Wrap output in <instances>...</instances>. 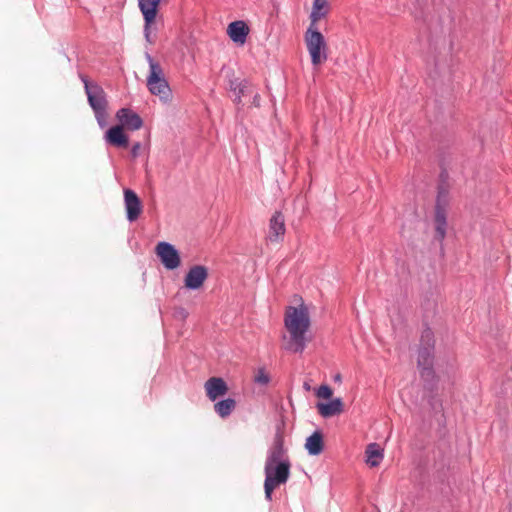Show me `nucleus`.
I'll return each mask as SVG.
<instances>
[{
    "instance_id": "obj_1",
    "label": "nucleus",
    "mask_w": 512,
    "mask_h": 512,
    "mask_svg": "<svg viewBox=\"0 0 512 512\" xmlns=\"http://www.w3.org/2000/svg\"><path fill=\"white\" fill-rule=\"evenodd\" d=\"M291 462L284 447V437L277 432L267 451L264 465V492L265 498L271 501L273 491L286 484L290 477Z\"/></svg>"
},
{
    "instance_id": "obj_2",
    "label": "nucleus",
    "mask_w": 512,
    "mask_h": 512,
    "mask_svg": "<svg viewBox=\"0 0 512 512\" xmlns=\"http://www.w3.org/2000/svg\"><path fill=\"white\" fill-rule=\"evenodd\" d=\"M308 308L301 304L299 307L289 306L284 316V326L289 334L284 348L293 353H302L307 345V332L310 328Z\"/></svg>"
},
{
    "instance_id": "obj_3",
    "label": "nucleus",
    "mask_w": 512,
    "mask_h": 512,
    "mask_svg": "<svg viewBox=\"0 0 512 512\" xmlns=\"http://www.w3.org/2000/svg\"><path fill=\"white\" fill-rule=\"evenodd\" d=\"M146 59L149 64V75L147 77L148 90L151 94L158 96L162 102L170 103L172 100V91L164 77L162 67L149 53H146Z\"/></svg>"
},
{
    "instance_id": "obj_4",
    "label": "nucleus",
    "mask_w": 512,
    "mask_h": 512,
    "mask_svg": "<svg viewBox=\"0 0 512 512\" xmlns=\"http://www.w3.org/2000/svg\"><path fill=\"white\" fill-rule=\"evenodd\" d=\"M304 42L314 67L323 64L328 59V45L318 27L309 25L304 34Z\"/></svg>"
},
{
    "instance_id": "obj_5",
    "label": "nucleus",
    "mask_w": 512,
    "mask_h": 512,
    "mask_svg": "<svg viewBox=\"0 0 512 512\" xmlns=\"http://www.w3.org/2000/svg\"><path fill=\"white\" fill-rule=\"evenodd\" d=\"M421 342L425 344L418 351V368L420 369L421 377L425 381L434 378L436 371L433 369V332L431 329H425L421 336Z\"/></svg>"
},
{
    "instance_id": "obj_6",
    "label": "nucleus",
    "mask_w": 512,
    "mask_h": 512,
    "mask_svg": "<svg viewBox=\"0 0 512 512\" xmlns=\"http://www.w3.org/2000/svg\"><path fill=\"white\" fill-rule=\"evenodd\" d=\"M88 102L95 113L98 124L103 127L106 119L107 101L104 90L98 84H91L86 76H81Z\"/></svg>"
},
{
    "instance_id": "obj_7",
    "label": "nucleus",
    "mask_w": 512,
    "mask_h": 512,
    "mask_svg": "<svg viewBox=\"0 0 512 512\" xmlns=\"http://www.w3.org/2000/svg\"><path fill=\"white\" fill-rule=\"evenodd\" d=\"M155 253L167 270L177 269L181 264L178 250L168 242H159L155 247Z\"/></svg>"
},
{
    "instance_id": "obj_8",
    "label": "nucleus",
    "mask_w": 512,
    "mask_h": 512,
    "mask_svg": "<svg viewBox=\"0 0 512 512\" xmlns=\"http://www.w3.org/2000/svg\"><path fill=\"white\" fill-rule=\"evenodd\" d=\"M160 2L161 0H138L139 9L144 18V36L149 43H153L151 39V26L155 22Z\"/></svg>"
},
{
    "instance_id": "obj_9",
    "label": "nucleus",
    "mask_w": 512,
    "mask_h": 512,
    "mask_svg": "<svg viewBox=\"0 0 512 512\" xmlns=\"http://www.w3.org/2000/svg\"><path fill=\"white\" fill-rule=\"evenodd\" d=\"M208 278V269L203 265L192 266L184 278V284L187 289L197 290L201 288Z\"/></svg>"
},
{
    "instance_id": "obj_10",
    "label": "nucleus",
    "mask_w": 512,
    "mask_h": 512,
    "mask_svg": "<svg viewBox=\"0 0 512 512\" xmlns=\"http://www.w3.org/2000/svg\"><path fill=\"white\" fill-rule=\"evenodd\" d=\"M124 204L128 221H136L142 212V204L133 190L124 189Z\"/></svg>"
},
{
    "instance_id": "obj_11",
    "label": "nucleus",
    "mask_w": 512,
    "mask_h": 512,
    "mask_svg": "<svg viewBox=\"0 0 512 512\" xmlns=\"http://www.w3.org/2000/svg\"><path fill=\"white\" fill-rule=\"evenodd\" d=\"M286 232L285 218L281 212H275L269 221L267 239L270 242H281Z\"/></svg>"
},
{
    "instance_id": "obj_12",
    "label": "nucleus",
    "mask_w": 512,
    "mask_h": 512,
    "mask_svg": "<svg viewBox=\"0 0 512 512\" xmlns=\"http://www.w3.org/2000/svg\"><path fill=\"white\" fill-rule=\"evenodd\" d=\"M116 116L121 123V126H124L127 129L138 130L143 125L141 117L129 108H121L118 110Z\"/></svg>"
},
{
    "instance_id": "obj_13",
    "label": "nucleus",
    "mask_w": 512,
    "mask_h": 512,
    "mask_svg": "<svg viewBox=\"0 0 512 512\" xmlns=\"http://www.w3.org/2000/svg\"><path fill=\"white\" fill-rule=\"evenodd\" d=\"M205 390L207 397L211 401H215L217 398L224 396L228 387L226 382L220 377H211L205 382Z\"/></svg>"
},
{
    "instance_id": "obj_14",
    "label": "nucleus",
    "mask_w": 512,
    "mask_h": 512,
    "mask_svg": "<svg viewBox=\"0 0 512 512\" xmlns=\"http://www.w3.org/2000/svg\"><path fill=\"white\" fill-rule=\"evenodd\" d=\"M249 33V27L244 21H234L228 25L227 34L231 40L238 44H244Z\"/></svg>"
},
{
    "instance_id": "obj_15",
    "label": "nucleus",
    "mask_w": 512,
    "mask_h": 512,
    "mask_svg": "<svg viewBox=\"0 0 512 512\" xmlns=\"http://www.w3.org/2000/svg\"><path fill=\"white\" fill-rule=\"evenodd\" d=\"M105 140L117 147H127L128 137L124 134L123 128L120 125H116L108 129L105 134Z\"/></svg>"
},
{
    "instance_id": "obj_16",
    "label": "nucleus",
    "mask_w": 512,
    "mask_h": 512,
    "mask_svg": "<svg viewBox=\"0 0 512 512\" xmlns=\"http://www.w3.org/2000/svg\"><path fill=\"white\" fill-rule=\"evenodd\" d=\"M321 416L328 418L340 414L343 411L341 398H335L327 403L319 402L316 405Z\"/></svg>"
},
{
    "instance_id": "obj_17",
    "label": "nucleus",
    "mask_w": 512,
    "mask_h": 512,
    "mask_svg": "<svg viewBox=\"0 0 512 512\" xmlns=\"http://www.w3.org/2000/svg\"><path fill=\"white\" fill-rule=\"evenodd\" d=\"M329 12V5L327 0H314L312 11L310 13V24L317 27V22L324 18Z\"/></svg>"
},
{
    "instance_id": "obj_18",
    "label": "nucleus",
    "mask_w": 512,
    "mask_h": 512,
    "mask_svg": "<svg viewBox=\"0 0 512 512\" xmlns=\"http://www.w3.org/2000/svg\"><path fill=\"white\" fill-rule=\"evenodd\" d=\"M324 442L323 435L320 431L313 432L307 439L305 443V448L307 449L310 455H319L323 451Z\"/></svg>"
},
{
    "instance_id": "obj_19",
    "label": "nucleus",
    "mask_w": 512,
    "mask_h": 512,
    "mask_svg": "<svg viewBox=\"0 0 512 512\" xmlns=\"http://www.w3.org/2000/svg\"><path fill=\"white\" fill-rule=\"evenodd\" d=\"M365 454L366 463L371 467L379 466L384 457L383 450L377 443H370L366 448Z\"/></svg>"
},
{
    "instance_id": "obj_20",
    "label": "nucleus",
    "mask_w": 512,
    "mask_h": 512,
    "mask_svg": "<svg viewBox=\"0 0 512 512\" xmlns=\"http://www.w3.org/2000/svg\"><path fill=\"white\" fill-rule=\"evenodd\" d=\"M435 225L436 237L442 241L446 235L447 221L446 211L441 205H438L435 210Z\"/></svg>"
},
{
    "instance_id": "obj_21",
    "label": "nucleus",
    "mask_w": 512,
    "mask_h": 512,
    "mask_svg": "<svg viewBox=\"0 0 512 512\" xmlns=\"http://www.w3.org/2000/svg\"><path fill=\"white\" fill-rule=\"evenodd\" d=\"M230 90L234 93V102L237 105H240L242 100V96L245 95V93L248 91V88L250 87V83L248 80H239V79H232L229 83Z\"/></svg>"
},
{
    "instance_id": "obj_22",
    "label": "nucleus",
    "mask_w": 512,
    "mask_h": 512,
    "mask_svg": "<svg viewBox=\"0 0 512 512\" xmlns=\"http://www.w3.org/2000/svg\"><path fill=\"white\" fill-rule=\"evenodd\" d=\"M236 407V401L232 398L221 400L214 405L215 412L221 417H228Z\"/></svg>"
},
{
    "instance_id": "obj_23",
    "label": "nucleus",
    "mask_w": 512,
    "mask_h": 512,
    "mask_svg": "<svg viewBox=\"0 0 512 512\" xmlns=\"http://www.w3.org/2000/svg\"><path fill=\"white\" fill-rule=\"evenodd\" d=\"M253 381L258 385L266 386L270 382V375L267 373L265 368L260 367L255 371Z\"/></svg>"
},
{
    "instance_id": "obj_24",
    "label": "nucleus",
    "mask_w": 512,
    "mask_h": 512,
    "mask_svg": "<svg viewBox=\"0 0 512 512\" xmlns=\"http://www.w3.org/2000/svg\"><path fill=\"white\" fill-rule=\"evenodd\" d=\"M447 203H448V192L443 188H439L435 209L438 207V205H441L444 208V210L446 211Z\"/></svg>"
},
{
    "instance_id": "obj_25",
    "label": "nucleus",
    "mask_w": 512,
    "mask_h": 512,
    "mask_svg": "<svg viewBox=\"0 0 512 512\" xmlns=\"http://www.w3.org/2000/svg\"><path fill=\"white\" fill-rule=\"evenodd\" d=\"M332 394L333 391L328 385H321L316 391V395L319 398L329 399L332 396Z\"/></svg>"
},
{
    "instance_id": "obj_26",
    "label": "nucleus",
    "mask_w": 512,
    "mask_h": 512,
    "mask_svg": "<svg viewBox=\"0 0 512 512\" xmlns=\"http://www.w3.org/2000/svg\"><path fill=\"white\" fill-rule=\"evenodd\" d=\"M139 147H140V144H139V143H136V144L133 146V148H132V153H133L134 155H136V153H137V151H138Z\"/></svg>"
},
{
    "instance_id": "obj_27",
    "label": "nucleus",
    "mask_w": 512,
    "mask_h": 512,
    "mask_svg": "<svg viewBox=\"0 0 512 512\" xmlns=\"http://www.w3.org/2000/svg\"><path fill=\"white\" fill-rule=\"evenodd\" d=\"M454 370H455V369H454V365H453V364H450L446 372H447V374H449V373H453V372H454Z\"/></svg>"
},
{
    "instance_id": "obj_28",
    "label": "nucleus",
    "mask_w": 512,
    "mask_h": 512,
    "mask_svg": "<svg viewBox=\"0 0 512 512\" xmlns=\"http://www.w3.org/2000/svg\"><path fill=\"white\" fill-rule=\"evenodd\" d=\"M253 102H254L255 105H257V106L259 105V94H256L254 96V101Z\"/></svg>"
},
{
    "instance_id": "obj_29",
    "label": "nucleus",
    "mask_w": 512,
    "mask_h": 512,
    "mask_svg": "<svg viewBox=\"0 0 512 512\" xmlns=\"http://www.w3.org/2000/svg\"><path fill=\"white\" fill-rule=\"evenodd\" d=\"M180 315L185 318L187 315V312L184 309H180Z\"/></svg>"
},
{
    "instance_id": "obj_30",
    "label": "nucleus",
    "mask_w": 512,
    "mask_h": 512,
    "mask_svg": "<svg viewBox=\"0 0 512 512\" xmlns=\"http://www.w3.org/2000/svg\"><path fill=\"white\" fill-rule=\"evenodd\" d=\"M436 370H437V373H438V374H440V372H441V371H440V365H439L438 363H437V368H436ZM438 377H440V375H438Z\"/></svg>"
},
{
    "instance_id": "obj_31",
    "label": "nucleus",
    "mask_w": 512,
    "mask_h": 512,
    "mask_svg": "<svg viewBox=\"0 0 512 512\" xmlns=\"http://www.w3.org/2000/svg\"><path fill=\"white\" fill-rule=\"evenodd\" d=\"M340 378H341V377H340V375H337V376L335 377V380H336V381H339V380H340Z\"/></svg>"
}]
</instances>
